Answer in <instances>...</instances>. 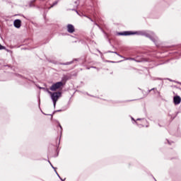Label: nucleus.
<instances>
[{
    "instance_id": "nucleus-4",
    "label": "nucleus",
    "mask_w": 181,
    "mask_h": 181,
    "mask_svg": "<svg viewBox=\"0 0 181 181\" xmlns=\"http://www.w3.org/2000/svg\"><path fill=\"white\" fill-rule=\"evenodd\" d=\"M146 37H148L149 39H151V40H152L153 42H156L158 40V37H156V35H155V33H149L146 34Z\"/></svg>"
},
{
    "instance_id": "nucleus-5",
    "label": "nucleus",
    "mask_w": 181,
    "mask_h": 181,
    "mask_svg": "<svg viewBox=\"0 0 181 181\" xmlns=\"http://www.w3.org/2000/svg\"><path fill=\"white\" fill-rule=\"evenodd\" d=\"M66 30L68 33H74L76 32V28H74V25L68 24L66 26Z\"/></svg>"
},
{
    "instance_id": "nucleus-2",
    "label": "nucleus",
    "mask_w": 181,
    "mask_h": 181,
    "mask_svg": "<svg viewBox=\"0 0 181 181\" xmlns=\"http://www.w3.org/2000/svg\"><path fill=\"white\" fill-rule=\"evenodd\" d=\"M64 84L63 82H57L51 86L50 90L51 91H56V90H59L60 87L63 86Z\"/></svg>"
},
{
    "instance_id": "nucleus-1",
    "label": "nucleus",
    "mask_w": 181,
    "mask_h": 181,
    "mask_svg": "<svg viewBox=\"0 0 181 181\" xmlns=\"http://www.w3.org/2000/svg\"><path fill=\"white\" fill-rule=\"evenodd\" d=\"M49 94L51 95V98L54 103V105H56V103H57V100L60 97H62V93L60 92H55V93H52L50 91H48Z\"/></svg>"
},
{
    "instance_id": "nucleus-8",
    "label": "nucleus",
    "mask_w": 181,
    "mask_h": 181,
    "mask_svg": "<svg viewBox=\"0 0 181 181\" xmlns=\"http://www.w3.org/2000/svg\"><path fill=\"white\" fill-rule=\"evenodd\" d=\"M58 1H55L52 4V5L50 6V8H53V6H55V5H57Z\"/></svg>"
},
{
    "instance_id": "nucleus-9",
    "label": "nucleus",
    "mask_w": 181,
    "mask_h": 181,
    "mask_svg": "<svg viewBox=\"0 0 181 181\" xmlns=\"http://www.w3.org/2000/svg\"><path fill=\"white\" fill-rule=\"evenodd\" d=\"M5 49V47H4V46H0V50H2V49Z\"/></svg>"
},
{
    "instance_id": "nucleus-6",
    "label": "nucleus",
    "mask_w": 181,
    "mask_h": 181,
    "mask_svg": "<svg viewBox=\"0 0 181 181\" xmlns=\"http://www.w3.org/2000/svg\"><path fill=\"white\" fill-rule=\"evenodd\" d=\"M13 25H14L15 28H16L17 29H19V28H21V26H22V21H21L19 19H16L14 21Z\"/></svg>"
},
{
    "instance_id": "nucleus-7",
    "label": "nucleus",
    "mask_w": 181,
    "mask_h": 181,
    "mask_svg": "<svg viewBox=\"0 0 181 181\" xmlns=\"http://www.w3.org/2000/svg\"><path fill=\"white\" fill-rule=\"evenodd\" d=\"M173 101L175 105H177V104H180L181 98L180 96H175Z\"/></svg>"
},
{
    "instance_id": "nucleus-10",
    "label": "nucleus",
    "mask_w": 181,
    "mask_h": 181,
    "mask_svg": "<svg viewBox=\"0 0 181 181\" xmlns=\"http://www.w3.org/2000/svg\"><path fill=\"white\" fill-rule=\"evenodd\" d=\"M0 46H2V45L0 44Z\"/></svg>"
},
{
    "instance_id": "nucleus-3",
    "label": "nucleus",
    "mask_w": 181,
    "mask_h": 181,
    "mask_svg": "<svg viewBox=\"0 0 181 181\" xmlns=\"http://www.w3.org/2000/svg\"><path fill=\"white\" fill-rule=\"evenodd\" d=\"M135 33H136L133 31H123L117 33V36H131V35H135Z\"/></svg>"
}]
</instances>
